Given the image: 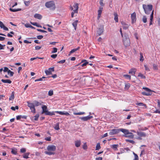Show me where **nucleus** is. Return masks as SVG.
Listing matches in <instances>:
<instances>
[{"mask_svg":"<svg viewBox=\"0 0 160 160\" xmlns=\"http://www.w3.org/2000/svg\"><path fill=\"white\" fill-rule=\"evenodd\" d=\"M41 47L39 46H36L35 47V48L36 50H39L41 48Z\"/></svg>","mask_w":160,"mask_h":160,"instance_id":"64","label":"nucleus"},{"mask_svg":"<svg viewBox=\"0 0 160 160\" xmlns=\"http://www.w3.org/2000/svg\"><path fill=\"white\" fill-rule=\"evenodd\" d=\"M144 67L145 68V70L146 71H150V69H149V68L148 67V66L146 65H144Z\"/></svg>","mask_w":160,"mask_h":160,"instance_id":"57","label":"nucleus"},{"mask_svg":"<svg viewBox=\"0 0 160 160\" xmlns=\"http://www.w3.org/2000/svg\"><path fill=\"white\" fill-rule=\"evenodd\" d=\"M37 30L39 32H47V31L42 29H38Z\"/></svg>","mask_w":160,"mask_h":160,"instance_id":"60","label":"nucleus"},{"mask_svg":"<svg viewBox=\"0 0 160 160\" xmlns=\"http://www.w3.org/2000/svg\"><path fill=\"white\" fill-rule=\"evenodd\" d=\"M130 87V84L129 83L126 84L125 85V89H128Z\"/></svg>","mask_w":160,"mask_h":160,"instance_id":"42","label":"nucleus"},{"mask_svg":"<svg viewBox=\"0 0 160 160\" xmlns=\"http://www.w3.org/2000/svg\"><path fill=\"white\" fill-rule=\"evenodd\" d=\"M103 32V27H101L98 28L97 31V32L99 35L102 34Z\"/></svg>","mask_w":160,"mask_h":160,"instance_id":"13","label":"nucleus"},{"mask_svg":"<svg viewBox=\"0 0 160 160\" xmlns=\"http://www.w3.org/2000/svg\"><path fill=\"white\" fill-rule=\"evenodd\" d=\"M29 154V153H25L24 155H23V157L25 158H29L28 156Z\"/></svg>","mask_w":160,"mask_h":160,"instance_id":"35","label":"nucleus"},{"mask_svg":"<svg viewBox=\"0 0 160 160\" xmlns=\"http://www.w3.org/2000/svg\"><path fill=\"white\" fill-rule=\"evenodd\" d=\"M75 143L76 147H78L81 145V141L80 140H77L75 141Z\"/></svg>","mask_w":160,"mask_h":160,"instance_id":"23","label":"nucleus"},{"mask_svg":"<svg viewBox=\"0 0 160 160\" xmlns=\"http://www.w3.org/2000/svg\"><path fill=\"white\" fill-rule=\"evenodd\" d=\"M34 104L35 105V106H38L41 105V103L40 102L36 101L34 102Z\"/></svg>","mask_w":160,"mask_h":160,"instance_id":"33","label":"nucleus"},{"mask_svg":"<svg viewBox=\"0 0 160 160\" xmlns=\"http://www.w3.org/2000/svg\"><path fill=\"white\" fill-rule=\"evenodd\" d=\"M102 9L103 8L102 7H99V9L98 11V14L99 15L101 14Z\"/></svg>","mask_w":160,"mask_h":160,"instance_id":"36","label":"nucleus"},{"mask_svg":"<svg viewBox=\"0 0 160 160\" xmlns=\"http://www.w3.org/2000/svg\"><path fill=\"white\" fill-rule=\"evenodd\" d=\"M8 74H10L11 77L12 76L14 73L13 72L11 71L10 70L8 71Z\"/></svg>","mask_w":160,"mask_h":160,"instance_id":"43","label":"nucleus"},{"mask_svg":"<svg viewBox=\"0 0 160 160\" xmlns=\"http://www.w3.org/2000/svg\"><path fill=\"white\" fill-rule=\"evenodd\" d=\"M11 152L12 153L15 155L17 153L16 150L15 149H12L11 151Z\"/></svg>","mask_w":160,"mask_h":160,"instance_id":"53","label":"nucleus"},{"mask_svg":"<svg viewBox=\"0 0 160 160\" xmlns=\"http://www.w3.org/2000/svg\"><path fill=\"white\" fill-rule=\"evenodd\" d=\"M74 8L77 9H78V3H75L73 5Z\"/></svg>","mask_w":160,"mask_h":160,"instance_id":"49","label":"nucleus"},{"mask_svg":"<svg viewBox=\"0 0 160 160\" xmlns=\"http://www.w3.org/2000/svg\"><path fill=\"white\" fill-rule=\"evenodd\" d=\"M27 117L24 116L19 115L16 117V119L17 120L20 119L21 118L26 119Z\"/></svg>","mask_w":160,"mask_h":160,"instance_id":"21","label":"nucleus"},{"mask_svg":"<svg viewBox=\"0 0 160 160\" xmlns=\"http://www.w3.org/2000/svg\"><path fill=\"white\" fill-rule=\"evenodd\" d=\"M56 149V147L53 145H49L47 147V150L49 151H54Z\"/></svg>","mask_w":160,"mask_h":160,"instance_id":"9","label":"nucleus"},{"mask_svg":"<svg viewBox=\"0 0 160 160\" xmlns=\"http://www.w3.org/2000/svg\"><path fill=\"white\" fill-rule=\"evenodd\" d=\"M121 132H122L124 133L123 136L128 138H133L134 137V135L133 133L129 132L128 130L125 129L121 128Z\"/></svg>","mask_w":160,"mask_h":160,"instance_id":"1","label":"nucleus"},{"mask_svg":"<svg viewBox=\"0 0 160 160\" xmlns=\"http://www.w3.org/2000/svg\"><path fill=\"white\" fill-rule=\"evenodd\" d=\"M54 128L56 130H58L60 129V128L59 127V123L58 122L56 123Z\"/></svg>","mask_w":160,"mask_h":160,"instance_id":"29","label":"nucleus"},{"mask_svg":"<svg viewBox=\"0 0 160 160\" xmlns=\"http://www.w3.org/2000/svg\"><path fill=\"white\" fill-rule=\"evenodd\" d=\"M138 135L141 137H145L146 136V134L145 133L142 132H137Z\"/></svg>","mask_w":160,"mask_h":160,"instance_id":"14","label":"nucleus"},{"mask_svg":"<svg viewBox=\"0 0 160 160\" xmlns=\"http://www.w3.org/2000/svg\"><path fill=\"white\" fill-rule=\"evenodd\" d=\"M28 106L30 108L31 112L34 113H36V109L35 108V105L34 103L27 102Z\"/></svg>","mask_w":160,"mask_h":160,"instance_id":"7","label":"nucleus"},{"mask_svg":"<svg viewBox=\"0 0 160 160\" xmlns=\"http://www.w3.org/2000/svg\"><path fill=\"white\" fill-rule=\"evenodd\" d=\"M43 38V36L42 35H39L37 36L38 39H41Z\"/></svg>","mask_w":160,"mask_h":160,"instance_id":"63","label":"nucleus"},{"mask_svg":"<svg viewBox=\"0 0 160 160\" xmlns=\"http://www.w3.org/2000/svg\"><path fill=\"white\" fill-rule=\"evenodd\" d=\"M55 113H58L62 115H65L66 116L69 115L70 114L69 113L66 112H62V111H52V112H49L48 111L46 112V113L45 115H47L52 116L55 115Z\"/></svg>","mask_w":160,"mask_h":160,"instance_id":"2","label":"nucleus"},{"mask_svg":"<svg viewBox=\"0 0 160 160\" xmlns=\"http://www.w3.org/2000/svg\"><path fill=\"white\" fill-rule=\"evenodd\" d=\"M140 61H142V62L144 60V58L143 56V54L142 53H140Z\"/></svg>","mask_w":160,"mask_h":160,"instance_id":"44","label":"nucleus"},{"mask_svg":"<svg viewBox=\"0 0 160 160\" xmlns=\"http://www.w3.org/2000/svg\"><path fill=\"white\" fill-rule=\"evenodd\" d=\"M92 118V116H88L86 117H80L79 118L84 121H87Z\"/></svg>","mask_w":160,"mask_h":160,"instance_id":"12","label":"nucleus"},{"mask_svg":"<svg viewBox=\"0 0 160 160\" xmlns=\"http://www.w3.org/2000/svg\"><path fill=\"white\" fill-rule=\"evenodd\" d=\"M114 20L116 22H118V15L117 13H114Z\"/></svg>","mask_w":160,"mask_h":160,"instance_id":"22","label":"nucleus"},{"mask_svg":"<svg viewBox=\"0 0 160 160\" xmlns=\"http://www.w3.org/2000/svg\"><path fill=\"white\" fill-rule=\"evenodd\" d=\"M57 54H52L51 55V57L53 58H55L57 57Z\"/></svg>","mask_w":160,"mask_h":160,"instance_id":"62","label":"nucleus"},{"mask_svg":"<svg viewBox=\"0 0 160 160\" xmlns=\"http://www.w3.org/2000/svg\"><path fill=\"white\" fill-rule=\"evenodd\" d=\"M9 70H9L7 67H4V69L3 70V71L4 72H8V71Z\"/></svg>","mask_w":160,"mask_h":160,"instance_id":"55","label":"nucleus"},{"mask_svg":"<svg viewBox=\"0 0 160 160\" xmlns=\"http://www.w3.org/2000/svg\"><path fill=\"white\" fill-rule=\"evenodd\" d=\"M78 22V21L77 20L75 21L72 24L73 26L74 27L75 30L76 29L77 23Z\"/></svg>","mask_w":160,"mask_h":160,"instance_id":"26","label":"nucleus"},{"mask_svg":"<svg viewBox=\"0 0 160 160\" xmlns=\"http://www.w3.org/2000/svg\"><path fill=\"white\" fill-rule=\"evenodd\" d=\"M14 98V92H12V93L11 95V96H10L9 100H12Z\"/></svg>","mask_w":160,"mask_h":160,"instance_id":"32","label":"nucleus"},{"mask_svg":"<svg viewBox=\"0 0 160 160\" xmlns=\"http://www.w3.org/2000/svg\"><path fill=\"white\" fill-rule=\"evenodd\" d=\"M34 17L35 18L38 19L39 20L41 19L42 18V16L40 14L38 13L35 14L34 15Z\"/></svg>","mask_w":160,"mask_h":160,"instance_id":"17","label":"nucleus"},{"mask_svg":"<svg viewBox=\"0 0 160 160\" xmlns=\"http://www.w3.org/2000/svg\"><path fill=\"white\" fill-rule=\"evenodd\" d=\"M153 14H154V11L153 10L152 11L151 14L150 15V25L152 24V22L153 21Z\"/></svg>","mask_w":160,"mask_h":160,"instance_id":"15","label":"nucleus"},{"mask_svg":"<svg viewBox=\"0 0 160 160\" xmlns=\"http://www.w3.org/2000/svg\"><path fill=\"white\" fill-rule=\"evenodd\" d=\"M142 20L144 23H146L147 22V18L145 16H143L142 17Z\"/></svg>","mask_w":160,"mask_h":160,"instance_id":"37","label":"nucleus"},{"mask_svg":"<svg viewBox=\"0 0 160 160\" xmlns=\"http://www.w3.org/2000/svg\"><path fill=\"white\" fill-rule=\"evenodd\" d=\"M26 151V149L25 148H22L20 149V152L21 153L25 152Z\"/></svg>","mask_w":160,"mask_h":160,"instance_id":"51","label":"nucleus"},{"mask_svg":"<svg viewBox=\"0 0 160 160\" xmlns=\"http://www.w3.org/2000/svg\"><path fill=\"white\" fill-rule=\"evenodd\" d=\"M53 94V91L52 90H50L48 92V95L49 96H51Z\"/></svg>","mask_w":160,"mask_h":160,"instance_id":"50","label":"nucleus"},{"mask_svg":"<svg viewBox=\"0 0 160 160\" xmlns=\"http://www.w3.org/2000/svg\"><path fill=\"white\" fill-rule=\"evenodd\" d=\"M134 155V158L133 160H138V155L134 153H133Z\"/></svg>","mask_w":160,"mask_h":160,"instance_id":"47","label":"nucleus"},{"mask_svg":"<svg viewBox=\"0 0 160 160\" xmlns=\"http://www.w3.org/2000/svg\"><path fill=\"white\" fill-rule=\"evenodd\" d=\"M45 153L48 155H49L54 154V153L53 152H52V151H46Z\"/></svg>","mask_w":160,"mask_h":160,"instance_id":"40","label":"nucleus"},{"mask_svg":"<svg viewBox=\"0 0 160 160\" xmlns=\"http://www.w3.org/2000/svg\"><path fill=\"white\" fill-rule=\"evenodd\" d=\"M142 7L145 13L147 14H149L152 9L153 6L152 5L143 4Z\"/></svg>","mask_w":160,"mask_h":160,"instance_id":"3","label":"nucleus"},{"mask_svg":"<svg viewBox=\"0 0 160 160\" xmlns=\"http://www.w3.org/2000/svg\"><path fill=\"white\" fill-rule=\"evenodd\" d=\"M85 62L84 63H83L82 65V67H84L86 66L87 64H88V62H87L86 60H83L82 61V62Z\"/></svg>","mask_w":160,"mask_h":160,"instance_id":"27","label":"nucleus"},{"mask_svg":"<svg viewBox=\"0 0 160 160\" xmlns=\"http://www.w3.org/2000/svg\"><path fill=\"white\" fill-rule=\"evenodd\" d=\"M131 18L132 19V23H133L136 21V14L135 12H133L131 15Z\"/></svg>","mask_w":160,"mask_h":160,"instance_id":"11","label":"nucleus"},{"mask_svg":"<svg viewBox=\"0 0 160 160\" xmlns=\"http://www.w3.org/2000/svg\"><path fill=\"white\" fill-rule=\"evenodd\" d=\"M1 81L3 83H12V81L9 80V79H2L1 80Z\"/></svg>","mask_w":160,"mask_h":160,"instance_id":"20","label":"nucleus"},{"mask_svg":"<svg viewBox=\"0 0 160 160\" xmlns=\"http://www.w3.org/2000/svg\"><path fill=\"white\" fill-rule=\"evenodd\" d=\"M39 117V115L38 114H36V115L34 116V120L35 121H37Z\"/></svg>","mask_w":160,"mask_h":160,"instance_id":"45","label":"nucleus"},{"mask_svg":"<svg viewBox=\"0 0 160 160\" xmlns=\"http://www.w3.org/2000/svg\"><path fill=\"white\" fill-rule=\"evenodd\" d=\"M31 24L35 26H36L37 27H42V26H40V25H38L37 23L36 22H31Z\"/></svg>","mask_w":160,"mask_h":160,"instance_id":"38","label":"nucleus"},{"mask_svg":"<svg viewBox=\"0 0 160 160\" xmlns=\"http://www.w3.org/2000/svg\"><path fill=\"white\" fill-rule=\"evenodd\" d=\"M45 72L46 75H48L52 74L51 72V71L49 70H46L45 71Z\"/></svg>","mask_w":160,"mask_h":160,"instance_id":"39","label":"nucleus"},{"mask_svg":"<svg viewBox=\"0 0 160 160\" xmlns=\"http://www.w3.org/2000/svg\"><path fill=\"white\" fill-rule=\"evenodd\" d=\"M138 76L140 77L142 79H145L146 77L141 73H139Z\"/></svg>","mask_w":160,"mask_h":160,"instance_id":"31","label":"nucleus"},{"mask_svg":"<svg viewBox=\"0 0 160 160\" xmlns=\"http://www.w3.org/2000/svg\"><path fill=\"white\" fill-rule=\"evenodd\" d=\"M9 10L12 12H18V11H21V9L18 8V9H12L11 8H9Z\"/></svg>","mask_w":160,"mask_h":160,"instance_id":"25","label":"nucleus"},{"mask_svg":"<svg viewBox=\"0 0 160 160\" xmlns=\"http://www.w3.org/2000/svg\"><path fill=\"white\" fill-rule=\"evenodd\" d=\"M4 25L3 23L1 21H0V27L1 28H2L4 26Z\"/></svg>","mask_w":160,"mask_h":160,"instance_id":"61","label":"nucleus"},{"mask_svg":"<svg viewBox=\"0 0 160 160\" xmlns=\"http://www.w3.org/2000/svg\"><path fill=\"white\" fill-rule=\"evenodd\" d=\"M79 48H80V47H78L77 48H74V49H72L69 52V55H70L71 54H72V53L76 51H77L79 49Z\"/></svg>","mask_w":160,"mask_h":160,"instance_id":"24","label":"nucleus"},{"mask_svg":"<svg viewBox=\"0 0 160 160\" xmlns=\"http://www.w3.org/2000/svg\"><path fill=\"white\" fill-rule=\"evenodd\" d=\"M145 154V152L144 150H142L141 151V154H140V156L141 157L142 155Z\"/></svg>","mask_w":160,"mask_h":160,"instance_id":"56","label":"nucleus"},{"mask_svg":"<svg viewBox=\"0 0 160 160\" xmlns=\"http://www.w3.org/2000/svg\"><path fill=\"white\" fill-rule=\"evenodd\" d=\"M121 23L122 25V27L124 29L126 30L128 29L130 26V24H127L123 21Z\"/></svg>","mask_w":160,"mask_h":160,"instance_id":"10","label":"nucleus"},{"mask_svg":"<svg viewBox=\"0 0 160 160\" xmlns=\"http://www.w3.org/2000/svg\"><path fill=\"white\" fill-rule=\"evenodd\" d=\"M118 144H114L112 145L111 146V147L113 148V149L115 150H116L118 148Z\"/></svg>","mask_w":160,"mask_h":160,"instance_id":"28","label":"nucleus"},{"mask_svg":"<svg viewBox=\"0 0 160 160\" xmlns=\"http://www.w3.org/2000/svg\"><path fill=\"white\" fill-rule=\"evenodd\" d=\"M136 70L135 68L131 69L129 71V73L132 74V75H134L136 72Z\"/></svg>","mask_w":160,"mask_h":160,"instance_id":"18","label":"nucleus"},{"mask_svg":"<svg viewBox=\"0 0 160 160\" xmlns=\"http://www.w3.org/2000/svg\"><path fill=\"white\" fill-rule=\"evenodd\" d=\"M125 141L127 142H130V143H132V144H134L135 143V142L134 141H133V140H128V139H126Z\"/></svg>","mask_w":160,"mask_h":160,"instance_id":"41","label":"nucleus"},{"mask_svg":"<svg viewBox=\"0 0 160 160\" xmlns=\"http://www.w3.org/2000/svg\"><path fill=\"white\" fill-rule=\"evenodd\" d=\"M136 104L139 106H140L142 108H146V105L142 103H138Z\"/></svg>","mask_w":160,"mask_h":160,"instance_id":"19","label":"nucleus"},{"mask_svg":"<svg viewBox=\"0 0 160 160\" xmlns=\"http://www.w3.org/2000/svg\"><path fill=\"white\" fill-rule=\"evenodd\" d=\"M124 77H125V78L130 80L131 79V76L128 75H124L123 76Z\"/></svg>","mask_w":160,"mask_h":160,"instance_id":"48","label":"nucleus"},{"mask_svg":"<svg viewBox=\"0 0 160 160\" xmlns=\"http://www.w3.org/2000/svg\"><path fill=\"white\" fill-rule=\"evenodd\" d=\"M24 4L26 6H28L30 4V2L29 1H25Z\"/></svg>","mask_w":160,"mask_h":160,"instance_id":"54","label":"nucleus"},{"mask_svg":"<svg viewBox=\"0 0 160 160\" xmlns=\"http://www.w3.org/2000/svg\"><path fill=\"white\" fill-rule=\"evenodd\" d=\"M65 62V60H61L59 61H58V63H59L62 64V63H64Z\"/></svg>","mask_w":160,"mask_h":160,"instance_id":"59","label":"nucleus"},{"mask_svg":"<svg viewBox=\"0 0 160 160\" xmlns=\"http://www.w3.org/2000/svg\"><path fill=\"white\" fill-rule=\"evenodd\" d=\"M42 113H44L45 114L46 113V112H47L48 110H47V107L45 105H44L42 107Z\"/></svg>","mask_w":160,"mask_h":160,"instance_id":"16","label":"nucleus"},{"mask_svg":"<svg viewBox=\"0 0 160 160\" xmlns=\"http://www.w3.org/2000/svg\"><path fill=\"white\" fill-rule=\"evenodd\" d=\"M142 89L145 91L142 92V95L146 96H149L152 94V91L150 89L144 87H143Z\"/></svg>","mask_w":160,"mask_h":160,"instance_id":"6","label":"nucleus"},{"mask_svg":"<svg viewBox=\"0 0 160 160\" xmlns=\"http://www.w3.org/2000/svg\"><path fill=\"white\" fill-rule=\"evenodd\" d=\"M73 113L74 115H80L84 114L85 113L84 112H74Z\"/></svg>","mask_w":160,"mask_h":160,"instance_id":"30","label":"nucleus"},{"mask_svg":"<svg viewBox=\"0 0 160 160\" xmlns=\"http://www.w3.org/2000/svg\"><path fill=\"white\" fill-rule=\"evenodd\" d=\"M153 68L154 70H158V66L156 64H154L153 65Z\"/></svg>","mask_w":160,"mask_h":160,"instance_id":"58","label":"nucleus"},{"mask_svg":"<svg viewBox=\"0 0 160 160\" xmlns=\"http://www.w3.org/2000/svg\"><path fill=\"white\" fill-rule=\"evenodd\" d=\"M45 6L50 10L54 11L56 8V6L54 2L53 1H50L46 2Z\"/></svg>","mask_w":160,"mask_h":160,"instance_id":"4","label":"nucleus"},{"mask_svg":"<svg viewBox=\"0 0 160 160\" xmlns=\"http://www.w3.org/2000/svg\"><path fill=\"white\" fill-rule=\"evenodd\" d=\"M123 44L126 47L130 45V42L128 36L126 35H125L123 38Z\"/></svg>","mask_w":160,"mask_h":160,"instance_id":"5","label":"nucleus"},{"mask_svg":"<svg viewBox=\"0 0 160 160\" xmlns=\"http://www.w3.org/2000/svg\"><path fill=\"white\" fill-rule=\"evenodd\" d=\"M101 148V147L100 146V144L99 143H98L96 145L95 149L96 150H98L100 149Z\"/></svg>","mask_w":160,"mask_h":160,"instance_id":"34","label":"nucleus"},{"mask_svg":"<svg viewBox=\"0 0 160 160\" xmlns=\"http://www.w3.org/2000/svg\"><path fill=\"white\" fill-rule=\"evenodd\" d=\"M57 49L56 48H53V50L52 52V53H54L57 52Z\"/></svg>","mask_w":160,"mask_h":160,"instance_id":"52","label":"nucleus"},{"mask_svg":"<svg viewBox=\"0 0 160 160\" xmlns=\"http://www.w3.org/2000/svg\"><path fill=\"white\" fill-rule=\"evenodd\" d=\"M25 26L27 28H34L29 24L25 25Z\"/></svg>","mask_w":160,"mask_h":160,"instance_id":"46","label":"nucleus"},{"mask_svg":"<svg viewBox=\"0 0 160 160\" xmlns=\"http://www.w3.org/2000/svg\"><path fill=\"white\" fill-rule=\"evenodd\" d=\"M121 128L120 129H113L110 131L109 134L110 135L116 134L121 131Z\"/></svg>","mask_w":160,"mask_h":160,"instance_id":"8","label":"nucleus"}]
</instances>
